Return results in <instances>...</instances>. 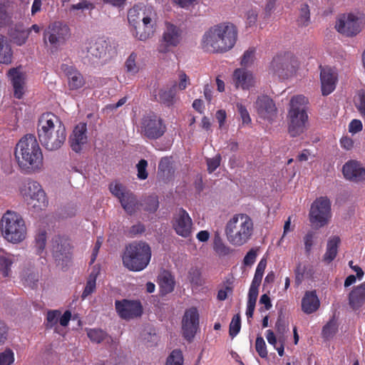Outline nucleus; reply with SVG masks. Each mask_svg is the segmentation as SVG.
I'll use <instances>...</instances> for the list:
<instances>
[{"label": "nucleus", "instance_id": "nucleus-62", "mask_svg": "<svg viewBox=\"0 0 365 365\" xmlns=\"http://www.w3.org/2000/svg\"><path fill=\"white\" fill-rule=\"evenodd\" d=\"M257 252L255 250H250L244 258V264L247 266H251L255 262Z\"/></svg>", "mask_w": 365, "mask_h": 365}, {"label": "nucleus", "instance_id": "nucleus-41", "mask_svg": "<svg viewBox=\"0 0 365 365\" xmlns=\"http://www.w3.org/2000/svg\"><path fill=\"white\" fill-rule=\"evenodd\" d=\"M355 106L361 115L365 119V91H359L354 97Z\"/></svg>", "mask_w": 365, "mask_h": 365}, {"label": "nucleus", "instance_id": "nucleus-10", "mask_svg": "<svg viewBox=\"0 0 365 365\" xmlns=\"http://www.w3.org/2000/svg\"><path fill=\"white\" fill-rule=\"evenodd\" d=\"M19 190L26 204L35 211L46 207L48 200L46 193L38 182L28 180L23 182Z\"/></svg>", "mask_w": 365, "mask_h": 365}, {"label": "nucleus", "instance_id": "nucleus-15", "mask_svg": "<svg viewBox=\"0 0 365 365\" xmlns=\"http://www.w3.org/2000/svg\"><path fill=\"white\" fill-rule=\"evenodd\" d=\"M363 25L364 19L361 16L346 14L339 17L335 27L339 33L351 36L359 33Z\"/></svg>", "mask_w": 365, "mask_h": 365}, {"label": "nucleus", "instance_id": "nucleus-36", "mask_svg": "<svg viewBox=\"0 0 365 365\" xmlns=\"http://www.w3.org/2000/svg\"><path fill=\"white\" fill-rule=\"evenodd\" d=\"M18 260V257L11 254H5L0 256V272L4 277L11 274V267Z\"/></svg>", "mask_w": 365, "mask_h": 365}, {"label": "nucleus", "instance_id": "nucleus-5", "mask_svg": "<svg viewBox=\"0 0 365 365\" xmlns=\"http://www.w3.org/2000/svg\"><path fill=\"white\" fill-rule=\"evenodd\" d=\"M225 233L227 242L234 247L247 244L254 233V223L247 214L232 215L227 222Z\"/></svg>", "mask_w": 365, "mask_h": 365}, {"label": "nucleus", "instance_id": "nucleus-4", "mask_svg": "<svg viewBox=\"0 0 365 365\" xmlns=\"http://www.w3.org/2000/svg\"><path fill=\"white\" fill-rule=\"evenodd\" d=\"M15 158L19 166L24 170L37 171L43 167V154L36 138L26 135L17 143Z\"/></svg>", "mask_w": 365, "mask_h": 365}, {"label": "nucleus", "instance_id": "nucleus-46", "mask_svg": "<svg viewBox=\"0 0 365 365\" xmlns=\"http://www.w3.org/2000/svg\"><path fill=\"white\" fill-rule=\"evenodd\" d=\"M14 361V353L11 349L0 352V365H11Z\"/></svg>", "mask_w": 365, "mask_h": 365}, {"label": "nucleus", "instance_id": "nucleus-40", "mask_svg": "<svg viewBox=\"0 0 365 365\" xmlns=\"http://www.w3.org/2000/svg\"><path fill=\"white\" fill-rule=\"evenodd\" d=\"M97 273L92 272L87 280L86 285L82 293L81 298L86 299L88 296L91 294L96 289V281Z\"/></svg>", "mask_w": 365, "mask_h": 365}, {"label": "nucleus", "instance_id": "nucleus-16", "mask_svg": "<svg viewBox=\"0 0 365 365\" xmlns=\"http://www.w3.org/2000/svg\"><path fill=\"white\" fill-rule=\"evenodd\" d=\"M51 252L58 266L64 267L68 264L71 259V245L63 238L56 237L52 241Z\"/></svg>", "mask_w": 365, "mask_h": 365}, {"label": "nucleus", "instance_id": "nucleus-35", "mask_svg": "<svg viewBox=\"0 0 365 365\" xmlns=\"http://www.w3.org/2000/svg\"><path fill=\"white\" fill-rule=\"evenodd\" d=\"M175 95V92L171 88H160L153 93V96L158 101L168 106L173 104Z\"/></svg>", "mask_w": 365, "mask_h": 365}, {"label": "nucleus", "instance_id": "nucleus-56", "mask_svg": "<svg viewBox=\"0 0 365 365\" xmlns=\"http://www.w3.org/2000/svg\"><path fill=\"white\" fill-rule=\"evenodd\" d=\"M190 84V78L182 71L178 73V88L180 91L185 90Z\"/></svg>", "mask_w": 365, "mask_h": 365}, {"label": "nucleus", "instance_id": "nucleus-42", "mask_svg": "<svg viewBox=\"0 0 365 365\" xmlns=\"http://www.w3.org/2000/svg\"><path fill=\"white\" fill-rule=\"evenodd\" d=\"M144 206V210L149 212H155L159 206L158 198L156 195H150L146 197L144 200V203L142 204Z\"/></svg>", "mask_w": 365, "mask_h": 365}, {"label": "nucleus", "instance_id": "nucleus-58", "mask_svg": "<svg viewBox=\"0 0 365 365\" xmlns=\"http://www.w3.org/2000/svg\"><path fill=\"white\" fill-rule=\"evenodd\" d=\"M29 36V31L24 30V31L18 32L16 34V35L14 36L13 38H14V42L17 45L21 46L26 43Z\"/></svg>", "mask_w": 365, "mask_h": 365}, {"label": "nucleus", "instance_id": "nucleus-55", "mask_svg": "<svg viewBox=\"0 0 365 365\" xmlns=\"http://www.w3.org/2000/svg\"><path fill=\"white\" fill-rule=\"evenodd\" d=\"M256 351L262 358H266L267 356V351L266 349L265 341L262 337L258 336L256 339L255 342Z\"/></svg>", "mask_w": 365, "mask_h": 365}, {"label": "nucleus", "instance_id": "nucleus-32", "mask_svg": "<svg viewBox=\"0 0 365 365\" xmlns=\"http://www.w3.org/2000/svg\"><path fill=\"white\" fill-rule=\"evenodd\" d=\"M158 283L162 294H166L173 291L175 280L173 276L168 271L163 270L158 277Z\"/></svg>", "mask_w": 365, "mask_h": 365}, {"label": "nucleus", "instance_id": "nucleus-57", "mask_svg": "<svg viewBox=\"0 0 365 365\" xmlns=\"http://www.w3.org/2000/svg\"><path fill=\"white\" fill-rule=\"evenodd\" d=\"M221 157L220 155H216L212 158L207 159V170L209 173L215 171L220 165Z\"/></svg>", "mask_w": 365, "mask_h": 365}, {"label": "nucleus", "instance_id": "nucleus-44", "mask_svg": "<svg viewBox=\"0 0 365 365\" xmlns=\"http://www.w3.org/2000/svg\"><path fill=\"white\" fill-rule=\"evenodd\" d=\"M165 365H183V356L179 350H174L168 356Z\"/></svg>", "mask_w": 365, "mask_h": 365}, {"label": "nucleus", "instance_id": "nucleus-54", "mask_svg": "<svg viewBox=\"0 0 365 365\" xmlns=\"http://www.w3.org/2000/svg\"><path fill=\"white\" fill-rule=\"evenodd\" d=\"M148 166V162L145 160H140L138 163L136 165V168L138 170L137 176L140 180H145L148 173L146 170Z\"/></svg>", "mask_w": 365, "mask_h": 365}, {"label": "nucleus", "instance_id": "nucleus-49", "mask_svg": "<svg viewBox=\"0 0 365 365\" xmlns=\"http://www.w3.org/2000/svg\"><path fill=\"white\" fill-rule=\"evenodd\" d=\"M255 58V48H249L246 51H245L243 56L241 59V64L243 66H249L252 65Z\"/></svg>", "mask_w": 365, "mask_h": 365}, {"label": "nucleus", "instance_id": "nucleus-21", "mask_svg": "<svg viewBox=\"0 0 365 365\" xmlns=\"http://www.w3.org/2000/svg\"><path fill=\"white\" fill-rule=\"evenodd\" d=\"M199 324V314L196 308L192 307L185 312L182 321L184 336L190 340L193 338Z\"/></svg>", "mask_w": 365, "mask_h": 365}, {"label": "nucleus", "instance_id": "nucleus-17", "mask_svg": "<svg viewBox=\"0 0 365 365\" xmlns=\"http://www.w3.org/2000/svg\"><path fill=\"white\" fill-rule=\"evenodd\" d=\"M141 131L148 138L155 139L162 136L166 127L160 118L155 114H150L142 119Z\"/></svg>", "mask_w": 365, "mask_h": 365}, {"label": "nucleus", "instance_id": "nucleus-38", "mask_svg": "<svg viewBox=\"0 0 365 365\" xmlns=\"http://www.w3.org/2000/svg\"><path fill=\"white\" fill-rule=\"evenodd\" d=\"M39 279V275L37 272L31 269L24 270L21 274V281L24 284L31 288H35Z\"/></svg>", "mask_w": 365, "mask_h": 365}, {"label": "nucleus", "instance_id": "nucleus-33", "mask_svg": "<svg viewBox=\"0 0 365 365\" xmlns=\"http://www.w3.org/2000/svg\"><path fill=\"white\" fill-rule=\"evenodd\" d=\"M13 51L6 37L0 35V63L9 65L11 63Z\"/></svg>", "mask_w": 365, "mask_h": 365}, {"label": "nucleus", "instance_id": "nucleus-2", "mask_svg": "<svg viewBox=\"0 0 365 365\" xmlns=\"http://www.w3.org/2000/svg\"><path fill=\"white\" fill-rule=\"evenodd\" d=\"M237 30L230 23L220 24L211 27L202 38V46L206 51L224 53L230 50L236 43Z\"/></svg>", "mask_w": 365, "mask_h": 365}, {"label": "nucleus", "instance_id": "nucleus-27", "mask_svg": "<svg viewBox=\"0 0 365 365\" xmlns=\"http://www.w3.org/2000/svg\"><path fill=\"white\" fill-rule=\"evenodd\" d=\"M349 305L353 310H358L365 304V281L354 286L348 295Z\"/></svg>", "mask_w": 365, "mask_h": 365}, {"label": "nucleus", "instance_id": "nucleus-59", "mask_svg": "<svg viewBox=\"0 0 365 365\" xmlns=\"http://www.w3.org/2000/svg\"><path fill=\"white\" fill-rule=\"evenodd\" d=\"M363 125L360 120L354 119L349 125V131L352 134H356L362 130Z\"/></svg>", "mask_w": 365, "mask_h": 365}, {"label": "nucleus", "instance_id": "nucleus-22", "mask_svg": "<svg viewBox=\"0 0 365 365\" xmlns=\"http://www.w3.org/2000/svg\"><path fill=\"white\" fill-rule=\"evenodd\" d=\"M342 172L346 180L356 182L365 180V168L359 161L349 160L344 165Z\"/></svg>", "mask_w": 365, "mask_h": 365}, {"label": "nucleus", "instance_id": "nucleus-12", "mask_svg": "<svg viewBox=\"0 0 365 365\" xmlns=\"http://www.w3.org/2000/svg\"><path fill=\"white\" fill-rule=\"evenodd\" d=\"M109 190L118 200L121 207L128 215H134L140 210L142 203L132 191L122 184L113 182L110 184Z\"/></svg>", "mask_w": 365, "mask_h": 365}, {"label": "nucleus", "instance_id": "nucleus-20", "mask_svg": "<svg viewBox=\"0 0 365 365\" xmlns=\"http://www.w3.org/2000/svg\"><path fill=\"white\" fill-rule=\"evenodd\" d=\"M232 83L237 88L250 90L256 86L257 78L252 71L240 68L232 73Z\"/></svg>", "mask_w": 365, "mask_h": 365}, {"label": "nucleus", "instance_id": "nucleus-60", "mask_svg": "<svg viewBox=\"0 0 365 365\" xmlns=\"http://www.w3.org/2000/svg\"><path fill=\"white\" fill-rule=\"evenodd\" d=\"M257 20V13L255 10L248 11L246 14V24L249 27L254 26Z\"/></svg>", "mask_w": 365, "mask_h": 365}, {"label": "nucleus", "instance_id": "nucleus-37", "mask_svg": "<svg viewBox=\"0 0 365 365\" xmlns=\"http://www.w3.org/2000/svg\"><path fill=\"white\" fill-rule=\"evenodd\" d=\"M213 250L217 255L221 257L227 256L232 251V250L223 242L219 235H215L214 237Z\"/></svg>", "mask_w": 365, "mask_h": 365}, {"label": "nucleus", "instance_id": "nucleus-47", "mask_svg": "<svg viewBox=\"0 0 365 365\" xmlns=\"http://www.w3.org/2000/svg\"><path fill=\"white\" fill-rule=\"evenodd\" d=\"M46 244V234L45 232H41L37 234L35 239V247L38 254L41 255L45 250Z\"/></svg>", "mask_w": 365, "mask_h": 365}, {"label": "nucleus", "instance_id": "nucleus-63", "mask_svg": "<svg viewBox=\"0 0 365 365\" xmlns=\"http://www.w3.org/2000/svg\"><path fill=\"white\" fill-rule=\"evenodd\" d=\"M266 339L268 343L274 346V347H276V346L279 345V338L277 339L274 332L270 329L267 330L266 331Z\"/></svg>", "mask_w": 365, "mask_h": 365}, {"label": "nucleus", "instance_id": "nucleus-3", "mask_svg": "<svg viewBox=\"0 0 365 365\" xmlns=\"http://www.w3.org/2000/svg\"><path fill=\"white\" fill-rule=\"evenodd\" d=\"M132 35L145 41L152 38L155 31L156 13L151 6H135L128 13Z\"/></svg>", "mask_w": 365, "mask_h": 365}, {"label": "nucleus", "instance_id": "nucleus-9", "mask_svg": "<svg viewBox=\"0 0 365 365\" xmlns=\"http://www.w3.org/2000/svg\"><path fill=\"white\" fill-rule=\"evenodd\" d=\"M69 27L61 21L50 24L43 34V41L47 51L53 53L60 51L70 38Z\"/></svg>", "mask_w": 365, "mask_h": 365}, {"label": "nucleus", "instance_id": "nucleus-31", "mask_svg": "<svg viewBox=\"0 0 365 365\" xmlns=\"http://www.w3.org/2000/svg\"><path fill=\"white\" fill-rule=\"evenodd\" d=\"M68 80V86L71 89L76 90L81 88L84 84L82 75L75 70L72 66L63 65L62 67Z\"/></svg>", "mask_w": 365, "mask_h": 365}, {"label": "nucleus", "instance_id": "nucleus-34", "mask_svg": "<svg viewBox=\"0 0 365 365\" xmlns=\"http://www.w3.org/2000/svg\"><path fill=\"white\" fill-rule=\"evenodd\" d=\"M339 243L340 238L337 236H333L329 239L327 245V250L323 257V260L324 262L329 263L336 257Z\"/></svg>", "mask_w": 365, "mask_h": 365}, {"label": "nucleus", "instance_id": "nucleus-30", "mask_svg": "<svg viewBox=\"0 0 365 365\" xmlns=\"http://www.w3.org/2000/svg\"><path fill=\"white\" fill-rule=\"evenodd\" d=\"M320 302L314 291L307 292L302 299V309L306 314L315 312L319 307Z\"/></svg>", "mask_w": 365, "mask_h": 365}, {"label": "nucleus", "instance_id": "nucleus-26", "mask_svg": "<svg viewBox=\"0 0 365 365\" xmlns=\"http://www.w3.org/2000/svg\"><path fill=\"white\" fill-rule=\"evenodd\" d=\"M87 127L86 123H79L73 129L70 136L69 142L73 150L78 153L82 150L83 146L88 140Z\"/></svg>", "mask_w": 365, "mask_h": 365}, {"label": "nucleus", "instance_id": "nucleus-61", "mask_svg": "<svg viewBox=\"0 0 365 365\" xmlns=\"http://www.w3.org/2000/svg\"><path fill=\"white\" fill-rule=\"evenodd\" d=\"M314 234L312 232H308L304 237V248L307 253H309L314 244Z\"/></svg>", "mask_w": 365, "mask_h": 365}, {"label": "nucleus", "instance_id": "nucleus-28", "mask_svg": "<svg viewBox=\"0 0 365 365\" xmlns=\"http://www.w3.org/2000/svg\"><path fill=\"white\" fill-rule=\"evenodd\" d=\"M262 279V277L255 274L252 282L251 283L248 292V300L247 303L246 310V316L248 319L252 318L253 316L257 299L258 297V289L261 284Z\"/></svg>", "mask_w": 365, "mask_h": 365}, {"label": "nucleus", "instance_id": "nucleus-29", "mask_svg": "<svg viewBox=\"0 0 365 365\" xmlns=\"http://www.w3.org/2000/svg\"><path fill=\"white\" fill-rule=\"evenodd\" d=\"M8 76L12 82L15 97L21 98L25 91V76L24 73L21 71L20 68H11L8 72Z\"/></svg>", "mask_w": 365, "mask_h": 365}, {"label": "nucleus", "instance_id": "nucleus-7", "mask_svg": "<svg viewBox=\"0 0 365 365\" xmlns=\"http://www.w3.org/2000/svg\"><path fill=\"white\" fill-rule=\"evenodd\" d=\"M152 256L151 248L143 241L128 245L123 255V264L129 270L139 272L147 267Z\"/></svg>", "mask_w": 365, "mask_h": 365}, {"label": "nucleus", "instance_id": "nucleus-51", "mask_svg": "<svg viewBox=\"0 0 365 365\" xmlns=\"http://www.w3.org/2000/svg\"><path fill=\"white\" fill-rule=\"evenodd\" d=\"M310 268L308 265L299 264L295 269L296 281L301 282L304 276L309 274Z\"/></svg>", "mask_w": 365, "mask_h": 365}, {"label": "nucleus", "instance_id": "nucleus-11", "mask_svg": "<svg viewBox=\"0 0 365 365\" xmlns=\"http://www.w3.org/2000/svg\"><path fill=\"white\" fill-rule=\"evenodd\" d=\"M299 68L296 57L289 53L275 56L269 66V73L279 79H288L294 76Z\"/></svg>", "mask_w": 365, "mask_h": 365}, {"label": "nucleus", "instance_id": "nucleus-14", "mask_svg": "<svg viewBox=\"0 0 365 365\" xmlns=\"http://www.w3.org/2000/svg\"><path fill=\"white\" fill-rule=\"evenodd\" d=\"M331 203L326 197L316 199L309 211L310 222L317 228L324 227L331 218Z\"/></svg>", "mask_w": 365, "mask_h": 365}, {"label": "nucleus", "instance_id": "nucleus-45", "mask_svg": "<svg viewBox=\"0 0 365 365\" xmlns=\"http://www.w3.org/2000/svg\"><path fill=\"white\" fill-rule=\"evenodd\" d=\"M337 323L334 319H331L323 328L324 337L329 339L332 337L337 331Z\"/></svg>", "mask_w": 365, "mask_h": 365}, {"label": "nucleus", "instance_id": "nucleus-13", "mask_svg": "<svg viewBox=\"0 0 365 365\" xmlns=\"http://www.w3.org/2000/svg\"><path fill=\"white\" fill-rule=\"evenodd\" d=\"M182 38L181 28L170 22H165L161 37L157 47V51L165 55L168 53L175 47H177Z\"/></svg>", "mask_w": 365, "mask_h": 365}, {"label": "nucleus", "instance_id": "nucleus-24", "mask_svg": "<svg viewBox=\"0 0 365 365\" xmlns=\"http://www.w3.org/2000/svg\"><path fill=\"white\" fill-rule=\"evenodd\" d=\"M88 53L96 58H103L105 61L112 58L115 54V48L104 40H98L88 48Z\"/></svg>", "mask_w": 365, "mask_h": 365}, {"label": "nucleus", "instance_id": "nucleus-53", "mask_svg": "<svg viewBox=\"0 0 365 365\" xmlns=\"http://www.w3.org/2000/svg\"><path fill=\"white\" fill-rule=\"evenodd\" d=\"M61 317V312L58 310H51L47 312V327H52L57 324Z\"/></svg>", "mask_w": 365, "mask_h": 365}, {"label": "nucleus", "instance_id": "nucleus-25", "mask_svg": "<svg viewBox=\"0 0 365 365\" xmlns=\"http://www.w3.org/2000/svg\"><path fill=\"white\" fill-rule=\"evenodd\" d=\"M320 78L322 94L324 96L330 94L336 87L337 74L335 70L330 67L321 68Z\"/></svg>", "mask_w": 365, "mask_h": 365}, {"label": "nucleus", "instance_id": "nucleus-64", "mask_svg": "<svg viewBox=\"0 0 365 365\" xmlns=\"http://www.w3.org/2000/svg\"><path fill=\"white\" fill-rule=\"evenodd\" d=\"M92 7V4L87 1H82L76 4H72L70 7V10H83L88 9Z\"/></svg>", "mask_w": 365, "mask_h": 365}, {"label": "nucleus", "instance_id": "nucleus-6", "mask_svg": "<svg viewBox=\"0 0 365 365\" xmlns=\"http://www.w3.org/2000/svg\"><path fill=\"white\" fill-rule=\"evenodd\" d=\"M308 98L302 95L291 98L287 112L288 132L292 137L299 136L306 129L308 121Z\"/></svg>", "mask_w": 365, "mask_h": 365}, {"label": "nucleus", "instance_id": "nucleus-1", "mask_svg": "<svg viewBox=\"0 0 365 365\" xmlns=\"http://www.w3.org/2000/svg\"><path fill=\"white\" fill-rule=\"evenodd\" d=\"M37 131L39 141L48 150H58L66 142L67 135L65 125L52 113H46L40 116Z\"/></svg>", "mask_w": 365, "mask_h": 365}, {"label": "nucleus", "instance_id": "nucleus-23", "mask_svg": "<svg viewBox=\"0 0 365 365\" xmlns=\"http://www.w3.org/2000/svg\"><path fill=\"white\" fill-rule=\"evenodd\" d=\"M255 108L258 115L267 120H272L276 115L277 108L273 101L267 96L258 97L255 102Z\"/></svg>", "mask_w": 365, "mask_h": 365}, {"label": "nucleus", "instance_id": "nucleus-18", "mask_svg": "<svg viewBox=\"0 0 365 365\" xmlns=\"http://www.w3.org/2000/svg\"><path fill=\"white\" fill-rule=\"evenodd\" d=\"M192 221L189 214L183 209H180L173 216L172 227L176 234L187 238L192 232Z\"/></svg>", "mask_w": 365, "mask_h": 365}, {"label": "nucleus", "instance_id": "nucleus-52", "mask_svg": "<svg viewBox=\"0 0 365 365\" xmlns=\"http://www.w3.org/2000/svg\"><path fill=\"white\" fill-rule=\"evenodd\" d=\"M310 21L309 9L307 4H302L300 8L299 21L301 24L306 26Z\"/></svg>", "mask_w": 365, "mask_h": 365}, {"label": "nucleus", "instance_id": "nucleus-19", "mask_svg": "<svg viewBox=\"0 0 365 365\" xmlns=\"http://www.w3.org/2000/svg\"><path fill=\"white\" fill-rule=\"evenodd\" d=\"M115 309L118 315L124 319L129 320L141 316L143 307L140 302L124 299L115 302Z\"/></svg>", "mask_w": 365, "mask_h": 365}, {"label": "nucleus", "instance_id": "nucleus-39", "mask_svg": "<svg viewBox=\"0 0 365 365\" xmlns=\"http://www.w3.org/2000/svg\"><path fill=\"white\" fill-rule=\"evenodd\" d=\"M86 331L88 337L93 343L99 344L108 339V334L101 329H90Z\"/></svg>", "mask_w": 365, "mask_h": 365}, {"label": "nucleus", "instance_id": "nucleus-48", "mask_svg": "<svg viewBox=\"0 0 365 365\" xmlns=\"http://www.w3.org/2000/svg\"><path fill=\"white\" fill-rule=\"evenodd\" d=\"M241 319L239 314L235 315L230 324V335L235 337L240 331Z\"/></svg>", "mask_w": 365, "mask_h": 365}, {"label": "nucleus", "instance_id": "nucleus-8", "mask_svg": "<svg viewBox=\"0 0 365 365\" xmlns=\"http://www.w3.org/2000/svg\"><path fill=\"white\" fill-rule=\"evenodd\" d=\"M1 230L4 238L13 244L21 242L26 237L24 220L15 212L7 211L3 215Z\"/></svg>", "mask_w": 365, "mask_h": 365}, {"label": "nucleus", "instance_id": "nucleus-50", "mask_svg": "<svg viewBox=\"0 0 365 365\" xmlns=\"http://www.w3.org/2000/svg\"><path fill=\"white\" fill-rule=\"evenodd\" d=\"M236 107L240 113L242 125H249L251 123V118L246 107L241 103H237Z\"/></svg>", "mask_w": 365, "mask_h": 365}, {"label": "nucleus", "instance_id": "nucleus-43", "mask_svg": "<svg viewBox=\"0 0 365 365\" xmlns=\"http://www.w3.org/2000/svg\"><path fill=\"white\" fill-rule=\"evenodd\" d=\"M136 60L137 54L132 53L125 61L126 71L133 75L136 74L139 71V66L136 63Z\"/></svg>", "mask_w": 365, "mask_h": 365}]
</instances>
